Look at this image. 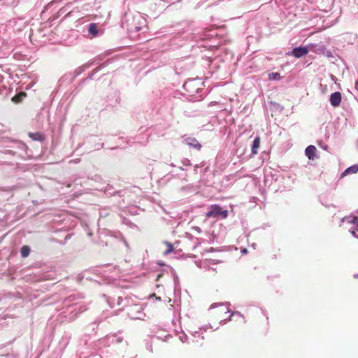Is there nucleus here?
Instances as JSON below:
<instances>
[{
	"label": "nucleus",
	"mask_w": 358,
	"mask_h": 358,
	"mask_svg": "<svg viewBox=\"0 0 358 358\" xmlns=\"http://www.w3.org/2000/svg\"><path fill=\"white\" fill-rule=\"evenodd\" d=\"M221 216L222 218H226L228 216V210H222V208L217 204L212 205L209 207V210L206 213V217H217Z\"/></svg>",
	"instance_id": "nucleus-1"
},
{
	"label": "nucleus",
	"mask_w": 358,
	"mask_h": 358,
	"mask_svg": "<svg viewBox=\"0 0 358 358\" xmlns=\"http://www.w3.org/2000/svg\"><path fill=\"white\" fill-rule=\"evenodd\" d=\"M342 96L339 92H334L330 96V103L334 107H338L341 102Z\"/></svg>",
	"instance_id": "nucleus-2"
},
{
	"label": "nucleus",
	"mask_w": 358,
	"mask_h": 358,
	"mask_svg": "<svg viewBox=\"0 0 358 358\" xmlns=\"http://www.w3.org/2000/svg\"><path fill=\"white\" fill-rule=\"evenodd\" d=\"M308 53V49L306 47L295 48L292 50V55L296 58H300Z\"/></svg>",
	"instance_id": "nucleus-3"
},
{
	"label": "nucleus",
	"mask_w": 358,
	"mask_h": 358,
	"mask_svg": "<svg viewBox=\"0 0 358 358\" xmlns=\"http://www.w3.org/2000/svg\"><path fill=\"white\" fill-rule=\"evenodd\" d=\"M317 148L314 145H309L306 148L305 153L309 159L313 160L315 157Z\"/></svg>",
	"instance_id": "nucleus-4"
},
{
	"label": "nucleus",
	"mask_w": 358,
	"mask_h": 358,
	"mask_svg": "<svg viewBox=\"0 0 358 358\" xmlns=\"http://www.w3.org/2000/svg\"><path fill=\"white\" fill-rule=\"evenodd\" d=\"M260 142H261L260 137L259 136H257L255 138V140L253 141V143H252V153L253 155H257V150H258V148L260 146Z\"/></svg>",
	"instance_id": "nucleus-5"
},
{
	"label": "nucleus",
	"mask_w": 358,
	"mask_h": 358,
	"mask_svg": "<svg viewBox=\"0 0 358 358\" xmlns=\"http://www.w3.org/2000/svg\"><path fill=\"white\" fill-rule=\"evenodd\" d=\"M358 172V164H355L348 168L341 175V177H344L346 175L350 173H357Z\"/></svg>",
	"instance_id": "nucleus-6"
},
{
	"label": "nucleus",
	"mask_w": 358,
	"mask_h": 358,
	"mask_svg": "<svg viewBox=\"0 0 358 358\" xmlns=\"http://www.w3.org/2000/svg\"><path fill=\"white\" fill-rule=\"evenodd\" d=\"M27 96V94L24 92H21L18 93L17 94L15 95L12 98V101H13L15 103H20L24 97Z\"/></svg>",
	"instance_id": "nucleus-7"
},
{
	"label": "nucleus",
	"mask_w": 358,
	"mask_h": 358,
	"mask_svg": "<svg viewBox=\"0 0 358 358\" xmlns=\"http://www.w3.org/2000/svg\"><path fill=\"white\" fill-rule=\"evenodd\" d=\"M29 136L34 141H43L44 140L43 135L39 132L29 133Z\"/></svg>",
	"instance_id": "nucleus-8"
},
{
	"label": "nucleus",
	"mask_w": 358,
	"mask_h": 358,
	"mask_svg": "<svg viewBox=\"0 0 358 358\" xmlns=\"http://www.w3.org/2000/svg\"><path fill=\"white\" fill-rule=\"evenodd\" d=\"M88 31L93 36H96L98 34L97 26L95 23H91L89 26Z\"/></svg>",
	"instance_id": "nucleus-9"
},
{
	"label": "nucleus",
	"mask_w": 358,
	"mask_h": 358,
	"mask_svg": "<svg viewBox=\"0 0 358 358\" xmlns=\"http://www.w3.org/2000/svg\"><path fill=\"white\" fill-rule=\"evenodd\" d=\"M20 252H21V256L22 257H27L29 255V252H30L29 247L27 245L22 246V248H21Z\"/></svg>",
	"instance_id": "nucleus-10"
},
{
	"label": "nucleus",
	"mask_w": 358,
	"mask_h": 358,
	"mask_svg": "<svg viewBox=\"0 0 358 358\" xmlns=\"http://www.w3.org/2000/svg\"><path fill=\"white\" fill-rule=\"evenodd\" d=\"M268 78L270 80H278L280 78V75L279 73L273 72L268 75Z\"/></svg>",
	"instance_id": "nucleus-11"
},
{
	"label": "nucleus",
	"mask_w": 358,
	"mask_h": 358,
	"mask_svg": "<svg viewBox=\"0 0 358 358\" xmlns=\"http://www.w3.org/2000/svg\"><path fill=\"white\" fill-rule=\"evenodd\" d=\"M166 245L168 246V250L165 252V254H168V253L172 252L173 250V247L171 243H167Z\"/></svg>",
	"instance_id": "nucleus-12"
},
{
	"label": "nucleus",
	"mask_w": 358,
	"mask_h": 358,
	"mask_svg": "<svg viewBox=\"0 0 358 358\" xmlns=\"http://www.w3.org/2000/svg\"><path fill=\"white\" fill-rule=\"evenodd\" d=\"M358 217H354L352 220L349 221L351 223L356 224L357 222Z\"/></svg>",
	"instance_id": "nucleus-13"
},
{
	"label": "nucleus",
	"mask_w": 358,
	"mask_h": 358,
	"mask_svg": "<svg viewBox=\"0 0 358 358\" xmlns=\"http://www.w3.org/2000/svg\"><path fill=\"white\" fill-rule=\"evenodd\" d=\"M194 147L196 148L197 150H200L201 148V145L199 143H196L194 145Z\"/></svg>",
	"instance_id": "nucleus-14"
},
{
	"label": "nucleus",
	"mask_w": 358,
	"mask_h": 358,
	"mask_svg": "<svg viewBox=\"0 0 358 358\" xmlns=\"http://www.w3.org/2000/svg\"><path fill=\"white\" fill-rule=\"evenodd\" d=\"M216 103H217V102L212 101V102L210 103V106L215 105Z\"/></svg>",
	"instance_id": "nucleus-15"
},
{
	"label": "nucleus",
	"mask_w": 358,
	"mask_h": 358,
	"mask_svg": "<svg viewBox=\"0 0 358 358\" xmlns=\"http://www.w3.org/2000/svg\"><path fill=\"white\" fill-rule=\"evenodd\" d=\"M188 85V83H186L185 85H184V87H186V86Z\"/></svg>",
	"instance_id": "nucleus-16"
},
{
	"label": "nucleus",
	"mask_w": 358,
	"mask_h": 358,
	"mask_svg": "<svg viewBox=\"0 0 358 358\" xmlns=\"http://www.w3.org/2000/svg\"><path fill=\"white\" fill-rule=\"evenodd\" d=\"M135 29H136V31H138V30H139V29H138V27H136V28H135Z\"/></svg>",
	"instance_id": "nucleus-17"
}]
</instances>
